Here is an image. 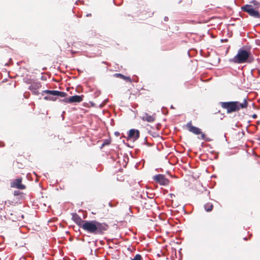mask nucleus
<instances>
[{"instance_id": "f257e3e1", "label": "nucleus", "mask_w": 260, "mask_h": 260, "mask_svg": "<svg viewBox=\"0 0 260 260\" xmlns=\"http://www.w3.org/2000/svg\"><path fill=\"white\" fill-rule=\"evenodd\" d=\"M253 60V57L251 56L250 52L243 48L239 49L237 55L230 59L231 62L238 64L251 63Z\"/></svg>"}, {"instance_id": "f03ea898", "label": "nucleus", "mask_w": 260, "mask_h": 260, "mask_svg": "<svg viewBox=\"0 0 260 260\" xmlns=\"http://www.w3.org/2000/svg\"><path fill=\"white\" fill-rule=\"evenodd\" d=\"M248 103L246 99H244L243 103L238 101L221 102V106L223 109H226L228 113L238 111L241 109L247 108Z\"/></svg>"}, {"instance_id": "7ed1b4c3", "label": "nucleus", "mask_w": 260, "mask_h": 260, "mask_svg": "<svg viewBox=\"0 0 260 260\" xmlns=\"http://www.w3.org/2000/svg\"><path fill=\"white\" fill-rule=\"evenodd\" d=\"M72 219L80 228H104L103 224L94 220L83 221L76 213L72 214Z\"/></svg>"}, {"instance_id": "20e7f679", "label": "nucleus", "mask_w": 260, "mask_h": 260, "mask_svg": "<svg viewBox=\"0 0 260 260\" xmlns=\"http://www.w3.org/2000/svg\"><path fill=\"white\" fill-rule=\"evenodd\" d=\"M250 4L242 7V10L254 18H260V14L257 10L259 7V3L256 1H252Z\"/></svg>"}, {"instance_id": "39448f33", "label": "nucleus", "mask_w": 260, "mask_h": 260, "mask_svg": "<svg viewBox=\"0 0 260 260\" xmlns=\"http://www.w3.org/2000/svg\"><path fill=\"white\" fill-rule=\"evenodd\" d=\"M84 234L88 237L94 235H102L106 229H82Z\"/></svg>"}, {"instance_id": "423d86ee", "label": "nucleus", "mask_w": 260, "mask_h": 260, "mask_svg": "<svg viewBox=\"0 0 260 260\" xmlns=\"http://www.w3.org/2000/svg\"><path fill=\"white\" fill-rule=\"evenodd\" d=\"M155 181L161 185H167L169 184V181L167 179L164 175L158 174L153 177Z\"/></svg>"}, {"instance_id": "0eeeda50", "label": "nucleus", "mask_w": 260, "mask_h": 260, "mask_svg": "<svg viewBox=\"0 0 260 260\" xmlns=\"http://www.w3.org/2000/svg\"><path fill=\"white\" fill-rule=\"evenodd\" d=\"M44 93L49 94L54 96H59L60 97H65L67 94L64 92L59 91L57 90H45L42 91V94Z\"/></svg>"}, {"instance_id": "6e6552de", "label": "nucleus", "mask_w": 260, "mask_h": 260, "mask_svg": "<svg viewBox=\"0 0 260 260\" xmlns=\"http://www.w3.org/2000/svg\"><path fill=\"white\" fill-rule=\"evenodd\" d=\"M41 87V84L40 82H35L32 83L29 86L28 89L32 92L34 95H38L39 94L38 89Z\"/></svg>"}, {"instance_id": "1a4fd4ad", "label": "nucleus", "mask_w": 260, "mask_h": 260, "mask_svg": "<svg viewBox=\"0 0 260 260\" xmlns=\"http://www.w3.org/2000/svg\"><path fill=\"white\" fill-rule=\"evenodd\" d=\"M22 179L17 178L15 179L13 182L11 183V186L13 188H16L19 189H24L25 188V186L21 183Z\"/></svg>"}, {"instance_id": "9d476101", "label": "nucleus", "mask_w": 260, "mask_h": 260, "mask_svg": "<svg viewBox=\"0 0 260 260\" xmlns=\"http://www.w3.org/2000/svg\"><path fill=\"white\" fill-rule=\"evenodd\" d=\"M140 136V133L138 129H131L128 131V138L133 141L137 140Z\"/></svg>"}, {"instance_id": "9b49d317", "label": "nucleus", "mask_w": 260, "mask_h": 260, "mask_svg": "<svg viewBox=\"0 0 260 260\" xmlns=\"http://www.w3.org/2000/svg\"><path fill=\"white\" fill-rule=\"evenodd\" d=\"M188 131L194 134L199 135L202 134V132L201 129L199 128L196 127L192 125L191 121L188 122L186 125Z\"/></svg>"}, {"instance_id": "f8f14e48", "label": "nucleus", "mask_w": 260, "mask_h": 260, "mask_svg": "<svg viewBox=\"0 0 260 260\" xmlns=\"http://www.w3.org/2000/svg\"><path fill=\"white\" fill-rule=\"evenodd\" d=\"M83 95H74L69 98V103H80L83 101Z\"/></svg>"}, {"instance_id": "ddd939ff", "label": "nucleus", "mask_w": 260, "mask_h": 260, "mask_svg": "<svg viewBox=\"0 0 260 260\" xmlns=\"http://www.w3.org/2000/svg\"><path fill=\"white\" fill-rule=\"evenodd\" d=\"M141 119L144 121H146L149 122H153L155 120L154 116L149 115L147 113H144L143 116L141 117Z\"/></svg>"}, {"instance_id": "4468645a", "label": "nucleus", "mask_w": 260, "mask_h": 260, "mask_svg": "<svg viewBox=\"0 0 260 260\" xmlns=\"http://www.w3.org/2000/svg\"><path fill=\"white\" fill-rule=\"evenodd\" d=\"M114 76L115 77H117V78H120L121 79L125 80V81L129 82H131V81H132L131 79L129 77L125 76L120 73H115L114 75Z\"/></svg>"}, {"instance_id": "2eb2a0df", "label": "nucleus", "mask_w": 260, "mask_h": 260, "mask_svg": "<svg viewBox=\"0 0 260 260\" xmlns=\"http://www.w3.org/2000/svg\"><path fill=\"white\" fill-rule=\"evenodd\" d=\"M205 210L207 212L211 211L213 209V205L211 203H207L204 205Z\"/></svg>"}, {"instance_id": "dca6fc26", "label": "nucleus", "mask_w": 260, "mask_h": 260, "mask_svg": "<svg viewBox=\"0 0 260 260\" xmlns=\"http://www.w3.org/2000/svg\"><path fill=\"white\" fill-rule=\"evenodd\" d=\"M131 260H143L142 256L140 254H137Z\"/></svg>"}, {"instance_id": "f3484780", "label": "nucleus", "mask_w": 260, "mask_h": 260, "mask_svg": "<svg viewBox=\"0 0 260 260\" xmlns=\"http://www.w3.org/2000/svg\"><path fill=\"white\" fill-rule=\"evenodd\" d=\"M44 99L46 101H54L56 100V98H54L51 96H45L44 97Z\"/></svg>"}, {"instance_id": "a211bd4d", "label": "nucleus", "mask_w": 260, "mask_h": 260, "mask_svg": "<svg viewBox=\"0 0 260 260\" xmlns=\"http://www.w3.org/2000/svg\"><path fill=\"white\" fill-rule=\"evenodd\" d=\"M201 134V138L200 139H202V140H205L206 139V136L204 134Z\"/></svg>"}, {"instance_id": "6ab92c4d", "label": "nucleus", "mask_w": 260, "mask_h": 260, "mask_svg": "<svg viewBox=\"0 0 260 260\" xmlns=\"http://www.w3.org/2000/svg\"><path fill=\"white\" fill-rule=\"evenodd\" d=\"M48 223H49V226L51 227V226H55V227H57V226L56 225H52L51 224V223H52V221L51 220H49L48 221Z\"/></svg>"}, {"instance_id": "aec40b11", "label": "nucleus", "mask_w": 260, "mask_h": 260, "mask_svg": "<svg viewBox=\"0 0 260 260\" xmlns=\"http://www.w3.org/2000/svg\"><path fill=\"white\" fill-rule=\"evenodd\" d=\"M68 100H69V98H66V99H64L62 101H63V102H64L65 103H69V102L68 101Z\"/></svg>"}, {"instance_id": "412c9836", "label": "nucleus", "mask_w": 260, "mask_h": 260, "mask_svg": "<svg viewBox=\"0 0 260 260\" xmlns=\"http://www.w3.org/2000/svg\"><path fill=\"white\" fill-rule=\"evenodd\" d=\"M114 135H115L116 136L118 137V136H119L120 135V133H119V132H115L114 133Z\"/></svg>"}, {"instance_id": "4be33fe9", "label": "nucleus", "mask_w": 260, "mask_h": 260, "mask_svg": "<svg viewBox=\"0 0 260 260\" xmlns=\"http://www.w3.org/2000/svg\"><path fill=\"white\" fill-rule=\"evenodd\" d=\"M168 20H169V18H168V17L165 16V17H164V20H165V21H168Z\"/></svg>"}, {"instance_id": "5701e85b", "label": "nucleus", "mask_w": 260, "mask_h": 260, "mask_svg": "<svg viewBox=\"0 0 260 260\" xmlns=\"http://www.w3.org/2000/svg\"><path fill=\"white\" fill-rule=\"evenodd\" d=\"M91 16V14H86V17H89V16Z\"/></svg>"}, {"instance_id": "b1692460", "label": "nucleus", "mask_w": 260, "mask_h": 260, "mask_svg": "<svg viewBox=\"0 0 260 260\" xmlns=\"http://www.w3.org/2000/svg\"><path fill=\"white\" fill-rule=\"evenodd\" d=\"M256 117H257V116H256V114H254V115H253V117L254 118H256Z\"/></svg>"}, {"instance_id": "393cba45", "label": "nucleus", "mask_w": 260, "mask_h": 260, "mask_svg": "<svg viewBox=\"0 0 260 260\" xmlns=\"http://www.w3.org/2000/svg\"><path fill=\"white\" fill-rule=\"evenodd\" d=\"M17 194H18V192H17V191H14V195H15V196H16V195H17Z\"/></svg>"}, {"instance_id": "a878e982", "label": "nucleus", "mask_w": 260, "mask_h": 260, "mask_svg": "<svg viewBox=\"0 0 260 260\" xmlns=\"http://www.w3.org/2000/svg\"><path fill=\"white\" fill-rule=\"evenodd\" d=\"M78 231H79L80 233H82V232L80 231V229H78Z\"/></svg>"}, {"instance_id": "bb28decb", "label": "nucleus", "mask_w": 260, "mask_h": 260, "mask_svg": "<svg viewBox=\"0 0 260 260\" xmlns=\"http://www.w3.org/2000/svg\"><path fill=\"white\" fill-rule=\"evenodd\" d=\"M166 234H167V235L168 236H170L169 235V233L168 232L166 231ZM170 236H172V235H171Z\"/></svg>"}, {"instance_id": "cd10ccee", "label": "nucleus", "mask_w": 260, "mask_h": 260, "mask_svg": "<svg viewBox=\"0 0 260 260\" xmlns=\"http://www.w3.org/2000/svg\"><path fill=\"white\" fill-rule=\"evenodd\" d=\"M243 239H244V240H247V238H246V237H244V238H243Z\"/></svg>"}, {"instance_id": "c85d7f7f", "label": "nucleus", "mask_w": 260, "mask_h": 260, "mask_svg": "<svg viewBox=\"0 0 260 260\" xmlns=\"http://www.w3.org/2000/svg\"><path fill=\"white\" fill-rule=\"evenodd\" d=\"M26 228V227L25 226H20V228Z\"/></svg>"}, {"instance_id": "c756f323", "label": "nucleus", "mask_w": 260, "mask_h": 260, "mask_svg": "<svg viewBox=\"0 0 260 260\" xmlns=\"http://www.w3.org/2000/svg\"><path fill=\"white\" fill-rule=\"evenodd\" d=\"M171 108L172 109H173V108H174V107H173V106H171Z\"/></svg>"}]
</instances>
